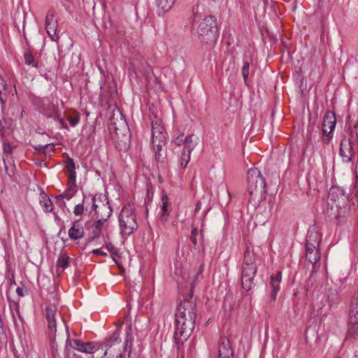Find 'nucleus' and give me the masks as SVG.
<instances>
[{
  "instance_id": "aec40b11",
  "label": "nucleus",
  "mask_w": 358,
  "mask_h": 358,
  "mask_svg": "<svg viewBox=\"0 0 358 358\" xmlns=\"http://www.w3.org/2000/svg\"><path fill=\"white\" fill-rule=\"evenodd\" d=\"M306 256L308 261L313 264L312 272H317L316 264L320 259V252L318 248H306Z\"/></svg>"
},
{
  "instance_id": "37998d69",
  "label": "nucleus",
  "mask_w": 358,
  "mask_h": 358,
  "mask_svg": "<svg viewBox=\"0 0 358 358\" xmlns=\"http://www.w3.org/2000/svg\"><path fill=\"white\" fill-rule=\"evenodd\" d=\"M198 235V230L196 228H193L192 230L191 236H190V241L192 243V244L196 246L197 244L196 241V236Z\"/></svg>"
},
{
  "instance_id": "a211bd4d",
  "label": "nucleus",
  "mask_w": 358,
  "mask_h": 358,
  "mask_svg": "<svg viewBox=\"0 0 358 358\" xmlns=\"http://www.w3.org/2000/svg\"><path fill=\"white\" fill-rule=\"evenodd\" d=\"M322 236L315 226H312L308 231L306 248H319Z\"/></svg>"
},
{
  "instance_id": "4468645a",
  "label": "nucleus",
  "mask_w": 358,
  "mask_h": 358,
  "mask_svg": "<svg viewBox=\"0 0 358 358\" xmlns=\"http://www.w3.org/2000/svg\"><path fill=\"white\" fill-rule=\"evenodd\" d=\"M102 210L106 212V215H99V214L97 215L99 220L95 222L93 225V239L99 237L101 232V227L103 224L109 218L112 214V209L108 203L102 206Z\"/></svg>"
},
{
  "instance_id": "ea45409f",
  "label": "nucleus",
  "mask_w": 358,
  "mask_h": 358,
  "mask_svg": "<svg viewBox=\"0 0 358 358\" xmlns=\"http://www.w3.org/2000/svg\"><path fill=\"white\" fill-rule=\"evenodd\" d=\"M7 269L8 272V278L10 280V285H15L14 271L12 270L10 266H8Z\"/></svg>"
},
{
  "instance_id": "0eeeda50",
  "label": "nucleus",
  "mask_w": 358,
  "mask_h": 358,
  "mask_svg": "<svg viewBox=\"0 0 358 358\" xmlns=\"http://www.w3.org/2000/svg\"><path fill=\"white\" fill-rule=\"evenodd\" d=\"M66 168L69 176L68 188L62 194L55 196L57 203L60 206L65 205V202L62 201L63 199L70 200L77 192L76 164L72 158L68 157Z\"/></svg>"
},
{
  "instance_id": "603ef678",
  "label": "nucleus",
  "mask_w": 358,
  "mask_h": 358,
  "mask_svg": "<svg viewBox=\"0 0 358 358\" xmlns=\"http://www.w3.org/2000/svg\"><path fill=\"white\" fill-rule=\"evenodd\" d=\"M12 315H13V322H14L15 324H16V319H15V315H14V313H13V312H12Z\"/></svg>"
},
{
  "instance_id": "423d86ee",
  "label": "nucleus",
  "mask_w": 358,
  "mask_h": 358,
  "mask_svg": "<svg viewBox=\"0 0 358 358\" xmlns=\"http://www.w3.org/2000/svg\"><path fill=\"white\" fill-rule=\"evenodd\" d=\"M349 136L348 138L342 140L340 145V155L345 162H351L358 150V122L349 129Z\"/></svg>"
},
{
  "instance_id": "9b49d317",
  "label": "nucleus",
  "mask_w": 358,
  "mask_h": 358,
  "mask_svg": "<svg viewBox=\"0 0 358 358\" xmlns=\"http://www.w3.org/2000/svg\"><path fill=\"white\" fill-rule=\"evenodd\" d=\"M336 124L335 113L328 110L323 118L322 133L323 141L324 143H329L332 138L331 133L334 131Z\"/></svg>"
},
{
  "instance_id": "f257e3e1",
  "label": "nucleus",
  "mask_w": 358,
  "mask_h": 358,
  "mask_svg": "<svg viewBox=\"0 0 358 358\" xmlns=\"http://www.w3.org/2000/svg\"><path fill=\"white\" fill-rule=\"evenodd\" d=\"M175 317L173 338L179 350L194 329L196 317L195 302L192 299L182 301L176 309Z\"/></svg>"
},
{
  "instance_id": "ddd939ff",
  "label": "nucleus",
  "mask_w": 358,
  "mask_h": 358,
  "mask_svg": "<svg viewBox=\"0 0 358 358\" xmlns=\"http://www.w3.org/2000/svg\"><path fill=\"white\" fill-rule=\"evenodd\" d=\"M173 143L177 146H184V151L188 152H192L197 145L192 134L185 136L183 134L176 137Z\"/></svg>"
},
{
  "instance_id": "58836bf2",
  "label": "nucleus",
  "mask_w": 358,
  "mask_h": 358,
  "mask_svg": "<svg viewBox=\"0 0 358 358\" xmlns=\"http://www.w3.org/2000/svg\"><path fill=\"white\" fill-rule=\"evenodd\" d=\"M203 271V264L201 265L199 268L197 273H196L194 280L192 282V287H193L195 285V282L202 278V273Z\"/></svg>"
},
{
  "instance_id": "f704fd0d",
  "label": "nucleus",
  "mask_w": 358,
  "mask_h": 358,
  "mask_svg": "<svg viewBox=\"0 0 358 358\" xmlns=\"http://www.w3.org/2000/svg\"><path fill=\"white\" fill-rule=\"evenodd\" d=\"M250 64V63L249 60L244 59L243 66L242 68V75L245 84H247V80L249 76Z\"/></svg>"
},
{
  "instance_id": "473e14b6",
  "label": "nucleus",
  "mask_w": 358,
  "mask_h": 358,
  "mask_svg": "<svg viewBox=\"0 0 358 358\" xmlns=\"http://www.w3.org/2000/svg\"><path fill=\"white\" fill-rule=\"evenodd\" d=\"M100 349V344L94 342L85 343V353L92 354Z\"/></svg>"
},
{
  "instance_id": "3c124183",
  "label": "nucleus",
  "mask_w": 358,
  "mask_h": 358,
  "mask_svg": "<svg viewBox=\"0 0 358 358\" xmlns=\"http://www.w3.org/2000/svg\"><path fill=\"white\" fill-rule=\"evenodd\" d=\"M99 210L101 211V213H99V215H106V212L104 210H102V206L101 207V208L99 209Z\"/></svg>"
},
{
  "instance_id": "72a5a7b5",
  "label": "nucleus",
  "mask_w": 358,
  "mask_h": 358,
  "mask_svg": "<svg viewBox=\"0 0 358 358\" xmlns=\"http://www.w3.org/2000/svg\"><path fill=\"white\" fill-rule=\"evenodd\" d=\"M5 172L6 173L11 177L14 174L15 169V164L13 163V160H10L8 162H3Z\"/></svg>"
},
{
  "instance_id": "4d7b16f0",
  "label": "nucleus",
  "mask_w": 358,
  "mask_h": 358,
  "mask_svg": "<svg viewBox=\"0 0 358 358\" xmlns=\"http://www.w3.org/2000/svg\"><path fill=\"white\" fill-rule=\"evenodd\" d=\"M264 3H266L267 0H264Z\"/></svg>"
},
{
  "instance_id": "c85d7f7f",
  "label": "nucleus",
  "mask_w": 358,
  "mask_h": 358,
  "mask_svg": "<svg viewBox=\"0 0 358 358\" xmlns=\"http://www.w3.org/2000/svg\"><path fill=\"white\" fill-rule=\"evenodd\" d=\"M255 260V258L253 252L249 248H247L244 254L243 266H256Z\"/></svg>"
},
{
  "instance_id": "393cba45",
  "label": "nucleus",
  "mask_w": 358,
  "mask_h": 358,
  "mask_svg": "<svg viewBox=\"0 0 358 358\" xmlns=\"http://www.w3.org/2000/svg\"><path fill=\"white\" fill-rule=\"evenodd\" d=\"M162 213L160 220L162 223H166L168 220V217L169 216V199L168 196L164 195L162 198Z\"/></svg>"
},
{
  "instance_id": "39448f33",
  "label": "nucleus",
  "mask_w": 358,
  "mask_h": 358,
  "mask_svg": "<svg viewBox=\"0 0 358 358\" xmlns=\"http://www.w3.org/2000/svg\"><path fill=\"white\" fill-rule=\"evenodd\" d=\"M198 37L200 41L211 45L217 38V27L216 20L213 16L204 17L197 27Z\"/></svg>"
},
{
  "instance_id": "b1692460",
  "label": "nucleus",
  "mask_w": 358,
  "mask_h": 358,
  "mask_svg": "<svg viewBox=\"0 0 358 358\" xmlns=\"http://www.w3.org/2000/svg\"><path fill=\"white\" fill-rule=\"evenodd\" d=\"M15 146H13L7 140L3 141V162H8L13 160V150Z\"/></svg>"
},
{
  "instance_id": "412c9836",
  "label": "nucleus",
  "mask_w": 358,
  "mask_h": 358,
  "mask_svg": "<svg viewBox=\"0 0 358 358\" xmlns=\"http://www.w3.org/2000/svg\"><path fill=\"white\" fill-rule=\"evenodd\" d=\"M68 234L71 240H78L83 237L84 229L79 220H76L73 223Z\"/></svg>"
},
{
  "instance_id": "6e6d98bb",
  "label": "nucleus",
  "mask_w": 358,
  "mask_h": 358,
  "mask_svg": "<svg viewBox=\"0 0 358 358\" xmlns=\"http://www.w3.org/2000/svg\"><path fill=\"white\" fill-rule=\"evenodd\" d=\"M121 356V353L120 352H118L117 354H116V357H120Z\"/></svg>"
},
{
  "instance_id": "a878e982",
  "label": "nucleus",
  "mask_w": 358,
  "mask_h": 358,
  "mask_svg": "<svg viewBox=\"0 0 358 358\" xmlns=\"http://www.w3.org/2000/svg\"><path fill=\"white\" fill-rule=\"evenodd\" d=\"M358 336V322L348 320L347 329V338H355Z\"/></svg>"
},
{
  "instance_id": "7c9ffc66",
  "label": "nucleus",
  "mask_w": 358,
  "mask_h": 358,
  "mask_svg": "<svg viewBox=\"0 0 358 358\" xmlns=\"http://www.w3.org/2000/svg\"><path fill=\"white\" fill-rule=\"evenodd\" d=\"M69 345L74 350L85 353V342L80 340L72 339L69 341Z\"/></svg>"
},
{
  "instance_id": "79ce46f5",
  "label": "nucleus",
  "mask_w": 358,
  "mask_h": 358,
  "mask_svg": "<svg viewBox=\"0 0 358 358\" xmlns=\"http://www.w3.org/2000/svg\"><path fill=\"white\" fill-rule=\"evenodd\" d=\"M50 148L51 150H54L53 144H46L45 145H39L37 147H35V149L39 152H42L43 153H46V148Z\"/></svg>"
},
{
  "instance_id": "1a4fd4ad",
  "label": "nucleus",
  "mask_w": 358,
  "mask_h": 358,
  "mask_svg": "<svg viewBox=\"0 0 358 358\" xmlns=\"http://www.w3.org/2000/svg\"><path fill=\"white\" fill-rule=\"evenodd\" d=\"M348 198L343 191L331 188L327 197V205L331 210H336L335 217H338L345 213Z\"/></svg>"
},
{
  "instance_id": "09e8293b",
  "label": "nucleus",
  "mask_w": 358,
  "mask_h": 358,
  "mask_svg": "<svg viewBox=\"0 0 358 358\" xmlns=\"http://www.w3.org/2000/svg\"><path fill=\"white\" fill-rule=\"evenodd\" d=\"M200 208H201V203H198L196 204V208H195V211H196V212L199 211V210H200Z\"/></svg>"
},
{
  "instance_id": "13d9d810",
  "label": "nucleus",
  "mask_w": 358,
  "mask_h": 358,
  "mask_svg": "<svg viewBox=\"0 0 358 358\" xmlns=\"http://www.w3.org/2000/svg\"><path fill=\"white\" fill-rule=\"evenodd\" d=\"M337 358H342V357H337Z\"/></svg>"
},
{
  "instance_id": "20e7f679",
  "label": "nucleus",
  "mask_w": 358,
  "mask_h": 358,
  "mask_svg": "<svg viewBox=\"0 0 358 358\" xmlns=\"http://www.w3.org/2000/svg\"><path fill=\"white\" fill-rule=\"evenodd\" d=\"M150 120L153 150L156 159L160 161L162 159V155L160 152L162 150V148L166 145L167 134L160 117L154 114L150 117Z\"/></svg>"
},
{
  "instance_id": "bf43d9fd",
  "label": "nucleus",
  "mask_w": 358,
  "mask_h": 358,
  "mask_svg": "<svg viewBox=\"0 0 358 358\" xmlns=\"http://www.w3.org/2000/svg\"><path fill=\"white\" fill-rule=\"evenodd\" d=\"M103 358H105V357H103Z\"/></svg>"
},
{
  "instance_id": "49530a36",
  "label": "nucleus",
  "mask_w": 358,
  "mask_h": 358,
  "mask_svg": "<svg viewBox=\"0 0 358 358\" xmlns=\"http://www.w3.org/2000/svg\"><path fill=\"white\" fill-rule=\"evenodd\" d=\"M16 292L20 296H23L24 295L23 287H17Z\"/></svg>"
},
{
  "instance_id": "864d4df0",
  "label": "nucleus",
  "mask_w": 358,
  "mask_h": 358,
  "mask_svg": "<svg viewBox=\"0 0 358 358\" xmlns=\"http://www.w3.org/2000/svg\"><path fill=\"white\" fill-rule=\"evenodd\" d=\"M262 351H263L264 355H265V351H266V345H264Z\"/></svg>"
},
{
  "instance_id": "a19ab883",
  "label": "nucleus",
  "mask_w": 358,
  "mask_h": 358,
  "mask_svg": "<svg viewBox=\"0 0 358 358\" xmlns=\"http://www.w3.org/2000/svg\"><path fill=\"white\" fill-rule=\"evenodd\" d=\"M24 60L25 64L28 65L32 64L34 66H36V64H34V57L31 54L26 52L24 54Z\"/></svg>"
},
{
  "instance_id": "8fccbe9b",
  "label": "nucleus",
  "mask_w": 358,
  "mask_h": 358,
  "mask_svg": "<svg viewBox=\"0 0 358 358\" xmlns=\"http://www.w3.org/2000/svg\"><path fill=\"white\" fill-rule=\"evenodd\" d=\"M106 248L108 250H111L113 248V246L110 243L106 245Z\"/></svg>"
},
{
  "instance_id": "c756f323",
  "label": "nucleus",
  "mask_w": 358,
  "mask_h": 358,
  "mask_svg": "<svg viewBox=\"0 0 358 358\" xmlns=\"http://www.w3.org/2000/svg\"><path fill=\"white\" fill-rule=\"evenodd\" d=\"M176 0H157V7L163 13L169 11L173 6Z\"/></svg>"
},
{
  "instance_id": "5701e85b",
  "label": "nucleus",
  "mask_w": 358,
  "mask_h": 358,
  "mask_svg": "<svg viewBox=\"0 0 358 358\" xmlns=\"http://www.w3.org/2000/svg\"><path fill=\"white\" fill-rule=\"evenodd\" d=\"M120 331L116 330L112 336L110 337V338L106 341V349L104 352V355L106 356L108 354L111 355L112 351L110 350L113 346L115 345L116 344H120Z\"/></svg>"
},
{
  "instance_id": "f3484780",
  "label": "nucleus",
  "mask_w": 358,
  "mask_h": 358,
  "mask_svg": "<svg viewBox=\"0 0 358 358\" xmlns=\"http://www.w3.org/2000/svg\"><path fill=\"white\" fill-rule=\"evenodd\" d=\"M219 358H234L231 343L227 337H221L218 343Z\"/></svg>"
},
{
  "instance_id": "2eb2a0df",
  "label": "nucleus",
  "mask_w": 358,
  "mask_h": 358,
  "mask_svg": "<svg viewBox=\"0 0 358 358\" xmlns=\"http://www.w3.org/2000/svg\"><path fill=\"white\" fill-rule=\"evenodd\" d=\"M92 203V210H94L96 215H99L97 210V205L95 203V197L92 196H84L82 203L76 205L73 210V213L76 215H82L84 213L85 209Z\"/></svg>"
},
{
  "instance_id": "f03ea898",
  "label": "nucleus",
  "mask_w": 358,
  "mask_h": 358,
  "mask_svg": "<svg viewBox=\"0 0 358 358\" xmlns=\"http://www.w3.org/2000/svg\"><path fill=\"white\" fill-rule=\"evenodd\" d=\"M106 117L108 121V129L114 143L120 150H126L129 142V128L121 111L115 106H109L107 108Z\"/></svg>"
},
{
  "instance_id": "de8ad7c7",
  "label": "nucleus",
  "mask_w": 358,
  "mask_h": 358,
  "mask_svg": "<svg viewBox=\"0 0 358 358\" xmlns=\"http://www.w3.org/2000/svg\"><path fill=\"white\" fill-rule=\"evenodd\" d=\"M14 306H15V310H16V313H17L18 317H20V320H22L21 316H20V310H19V306H18V304L15 303Z\"/></svg>"
},
{
  "instance_id": "9d476101",
  "label": "nucleus",
  "mask_w": 358,
  "mask_h": 358,
  "mask_svg": "<svg viewBox=\"0 0 358 358\" xmlns=\"http://www.w3.org/2000/svg\"><path fill=\"white\" fill-rule=\"evenodd\" d=\"M45 317L49 335L55 336L57 331V322H59L61 324L64 322L61 313L55 306L50 305L45 309Z\"/></svg>"
},
{
  "instance_id": "4be33fe9",
  "label": "nucleus",
  "mask_w": 358,
  "mask_h": 358,
  "mask_svg": "<svg viewBox=\"0 0 358 358\" xmlns=\"http://www.w3.org/2000/svg\"><path fill=\"white\" fill-rule=\"evenodd\" d=\"M282 280V272L278 271L275 274L270 276V285L272 287L271 299L274 301L276 299V294L280 290V283Z\"/></svg>"
},
{
  "instance_id": "dca6fc26",
  "label": "nucleus",
  "mask_w": 358,
  "mask_h": 358,
  "mask_svg": "<svg viewBox=\"0 0 358 358\" xmlns=\"http://www.w3.org/2000/svg\"><path fill=\"white\" fill-rule=\"evenodd\" d=\"M45 29L53 41H57L59 36L57 35V21L52 13H48L45 18Z\"/></svg>"
},
{
  "instance_id": "e433bc0d",
  "label": "nucleus",
  "mask_w": 358,
  "mask_h": 358,
  "mask_svg": "<svg viewBox=\"0 0 358 358\" xmlns=\"http://www.w3.org/2000/svg\"><path fill=\"white\" fill-rule=\"evenodd\" d=\"M6 90V83L3 78V77L0 75V101L3 103L6 101V99L3 98V94H5Z\"/></svg>"
},
{
  "instance_id": "f8f14e48",
  "label": "nucleus",
  "mask_w": 358,
  "mask_h": 358,
  "mask_svg": "<svg viewBox=\"0 0 358 358\" xmlns=\"http://www.w3.org/2000/svg\"><path fill=\"white\" fill-rule=\"evenodd\" d=\"M256 271L257 266H243L241 282L243 288L246 291L251 289Z\"/></svg>"
},
{
  "instance_id": "a18cd8bd",
  "label": "nucleus",
  "mask_w": 358,
  "mask_h": 358,
  "mask_svg": "<svg viewBox=\"0 0 358 358\" xmlns=\"http://www.w3.org/2000/svg\"><path fill=\"white\" fill-rule=\"evenodd\" d=\"M93 254L94 255H101V256H107V253L103 252L102 250L101 249H95V250H93L92 252Z\"/></svg>"
},
{
  "instance_id": "bb28decb",
  "label": "nucleus",
  "mask_w": 358,
  "mask_h": 358,
  "mask_svg": "<svg viewBox=\"0 0 358 358\" xmlns=\"http://www.w3.org/2000/svg\"><path fill=\"white\" fill-rule=\"evenodd\" d=\"M348 320L358 322V298L353 300L350 303Z\"/></svg>"
},
{
  "instance_id": "4c0bfd02",
  "label": "nucleus",
  "mask_w": 358,
  "mask_h": 358,
  "mask_svg": "<svg viewBox=\"0 0 358 358\" xmlns=\"http://www.w3.org/2000/svg\"><path fill=\"white\" fill-rule=\"evenodd\" d=\"M69 258L68 256H61L57 260V266L63 269L67 267Z\"/></svg>"
},
{
  "instance_id": "c03bdc74",
  "label": "nucleus",
  "mask_w": 358,
  "mask_h": 358,
  "mask_svg": "<svg viewBox=\"0 0 358 358\" xmlns=\"http://www.w3.org/2000/svg\"><path fill=\"white\" fill-rule=\"evenodd\" d=\"M68 120L72 127H75L79 122V117L78 116H69Z\"/></svg>"
},
{
  "instance_id": "2f4dec72",
  "label": "nucleus",
  "mask_w": 358,
  "mask_h": 358,
  "mask_svg": "<svg viewBox=\"0 0 358 358\" xmlns=\"http://www.w3.org/2000/svg\"><path fill=\"white\" fill-rule=\"evenodd\" d=\"M40 203L45 212H53V204L50 198L46 196H43L42 199L40 201Z\"/></svg>"
},
{
  "instance_id": "c9c22d12",
  "label": "nucleus",
  "mask_w": 358,
  "mask_h": 358,
  "mask_svg": "<svg viewBox=\"0 0 358 358\" xmlns=\"http://www.w3.org/2000/svg\"><path fill=\"white\" fill-rule=\"evenodd\" d=\"M191 152L184 151L180 158V166L185 169L190 161Z\"/></svg>"
},
{
  "instance_id": "cd10ccee",
  "label": "nucleus",
  "mask_w": 358,
  "mask_h": 358,
  "mask_svg": "<svg viewBox=\"0 0 358 358\" xmlns=\"http://www.w3.org/2000/svg\"><path fill=\"white\" fill-rule=\"evenodd\" d=\"M132 340V329L131 326L129 325L126 330V337L124 341V352H127L129 355L131 352Z\"/></svg>"
},
{
  "instance_id": "5fc2aeb1",
  "label": "nucleus",
  "mask_w": 358,
  "mask_h": 358,
  "mask_svg": "<svg viewBox=\"0 0 358 358\" xmlns=\"http://www.w3.org/2000/svg\"><path fill=\"white\" fill-rule=\"evenodd\" d=\"M51 151H52V150H51V149H50V148H46V153H47L48 152H51Z\"/></svg>"
},
{
  "instance_id": "6ab92c4d",
  "label": "nucleus",
  "mask_w": 358,
  "mask_h": 358,
  "mask_svg": "<svg viewBox=\"0 0 358 358\" xmlns=\"http://www.w3.org/2000/svg\"><path fill=\"white\" fill-rule=\"evenodd\" d=\"M43 114L48 118H53L57 120L63 127H66L64 121L60 117L59 111L55 104L52 103L48 105V106L44 108Z\"/></svg>"
},
{
  "instance_id": "7ed1b4c3",
  "label": "nucleus",
  "mask_w": 358,
  "mask_h": 358,
  "mask_svg": "<svg viewBox=\"0 0 358 358\" xmlns=\"http://www.w3.org/2000/svg\"><path fill=\"white\" fill-rule=\"evenodd\" d=\"M246 180L248 192L250 196L249 201H253L259 203L265 201L267 196L266 184L259 169L257 168L249 169L247 173Z\"/></svg>"
},
{
  "instance_id": "6e6552de",
  "label": "nucleus",
  "mask_w": 358,
  "mask_h": 358,
  "mask_svg": "<svg viewBox=\"0 0 358 358\" xmlns=\"http://www.w3.org/2000/svg\"><path fill=\"white\" fill-rule=\"evenodd\" d=\"M119 224L123 236H130L138 229L134 209L131 206H124L122 209L119 215Z\"/></svg>"
}]
</instances>
